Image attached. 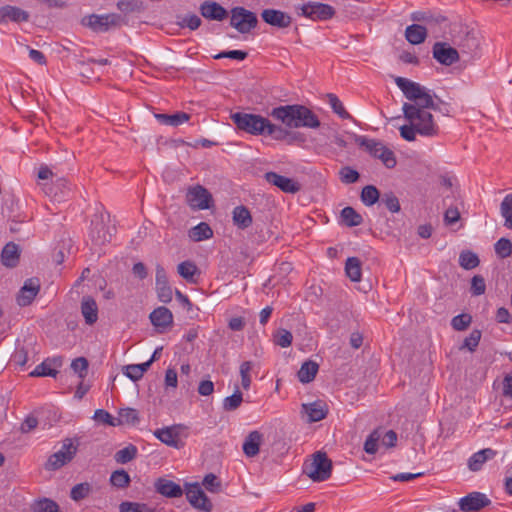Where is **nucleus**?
<instances>
[{
    "label": "nucleus",
    "mask_w": 512,
    "mask_h": 512,
    "mask_svg": "<svg viewBox=\"0 0 512 512\" xmlns=\"http://www.w3.org/2000/svg\"><path fill=\"white\" fill-rule=\"evenodd\" d=\"M394 81L409 101L402 106L403 115L408 124L400 127L401 137L412 142L416 140L417 134L425 137L438 135L439 126L434 121L431 110L440 111V107L430 90L404 77H396Z\"/></svg>",
    "instance_id": "f257e3e1"
},
{
    "label": "nucleus",
    "mask_w": 512,
    "mask_h": 512,
    "mask_svg": "<svg viewBox=\"0 0 512 512\" xmlns=\"http://www.w3.org/2000/svg\"><path fill=\"white\" fill-rule=\"evenodd\" d=\"M231 119L239 130L254 136L267 135L275 140H285L290 135L286 129L259 114L236 112L231 114Z\"/></svg>",
    "instance_id": "f03ea898"
},
{
    "label": "nucleus",
    "mask_w": 512,
    "mask_h": 512,
    "mask_svg": "<svg viewBox=\"0 0 512 512\" xmlns=\"http://www.w3.org/2000/svg\"><path fill=\"white\" fill-rule=\"evenodd\" d=\"M270 115L287 128H312L320 126L316 114L304 105H285L273 108Z\"/></svg>",
    "instance_id": "7ed1b4c3"
},
{
    "label": "nucleus",
    "mask_w": 512,
    "mask_h": 512,
    "mask_svg": "<svg viewBox=\"0 0 512 512\" xmlns=\"http://www.w3.org/2000/svg\"><path fill=\"white\" fill-rule=\"evenodd\" d=\"M116 232L111 224L110 215L103 209H98L91 220L89 239L93 247H101L109 243Z\"/></svg>",
    "instance_id": "20e7f679"
},
{
    "label": "nucleus",
    "mask_w": 512,
    "mask_h": 512,
    "mask_svg": "<svg viewBox=\"0 0 512 512\" xmlns=\"http://www.w3.org/2000/svg\"><path fill=\"white\" fill-rule=\"evenodd\" d=\"M230 14V25L241 34L249 33L258 24L256 14L244 7H234Z\"/></svg>",
    "instance_id": "39448f33"
},
{
    "label": "nucleus",
    "mask_w": 512,
    "mask_h": 512,
    "mask_svg": "<svg viewBox=\"0 0 512 512\" xmlns=\"http://www.w3.org/2000/svg\"><path fill=\"white\" fill-rule=\"evenodd\" d=\"M332 463L323 452H317L305 466V473L314 481H324L331 475Z\"/></svg>",
    "instance_id": "423d86ee"
},
{
    "label": "nucleus",
    "mask_w": 512,
    "mask_h": 512,
    "mask_svg": "<svg viewBox=\"0 0 512 512\" xmlns=\"http://www.w3.org/2000/svg\"><path fill=\"white\" fill-rule=\"evenodd\" d=\"M360 146L364 147L373 157L378 158L387 168H393L396 165V158L392 150L387 148L382 142L374 139L361 138Z\"/></svg>",
    "instance_id": "0eeeda50"
},
{
    "label": "nucleus",
    "mask_w": 512,
    "mask_h": 512,
    "mask_svg": "<svg viewBox=\"0 0 512 512\" xmlns=\"http://www.w3.org/2000/svg\"><path fill=\"white\" fill-rule=\"evenodd\" d=\"M184 490L186 498L193 508L204 512H210L213 509L211 500L198 482L185 483Z\"/></svg>",
    "instance_id": "6e6552de"
},
{
    "label": "nucleus",
    "mask_w": 512,
    "mask_h": 512,
    "mask_svg": "<svg viewBox=\"0 0 512 512\" xmlns=\"http://www.w3.org/2000/svg\"><path fill=\"white\" fill-rule=\"evenodd\" d=\"M300 16L311 20H327L333 17L335 10L332 6L319 2H308L296 8Z\"/></svg>",
    "instance_id": "1a4fd4ad"
},
{
    "label": "nucleus",
    "mask_w": 512,
    "mask_h": 512,
    "mask_svg": "<svg viewBox=\"0 0 512 512\" xmlns=\"http://www.w3.org/2000/svg\"><path fill=\"white\" fill-rule=\"evenodd\" d=\"M119 16L116 14L97 15L91 14L82 18L81 23L94 32H106L112 26H116Z\"/></svg>",
    "instance_id": "9d476101"
},
{
    "label": "nucleus",
    "mask_w": 512,
    "mask_h": 512,
    "mask_svg": "<svg viewBox=\"0 0 512 512\" xmlns=\"http://www.w3.org/2000/svg\"><path fill=\"white\" fill-rule=\"evenodd\" d=\"M459 507L462 512L479 511L484 508L497 509L491 505V500L483 493L472 492L459 500Z\"/></svg>",
    "instance_id": "9b49d317"
},
{
    "label": "nucleus",
    "mask_w": 512,
    "mask_h": 512,
    "mask_svg": "<svg viewBox=\"0 0 512 512\" xmlns=\"http://www.w3.org/2000/svg\"><path fill=\"white\" fill-rule=\"evenodd\" d=\"M186 200L192 209L205 210L210 208L212 195L203 186L195 185L187 190Z\"/></svg>",
    "instance_id": "f8f14e48"
},
{
    "label": "nucleus",
    "mask_w": 512,
    "mask_h": 512,
    "mask_svg": "<svg viewBox=\"0 0 512 512\" xmlns=\"http://www.w3.org/2000/svg\"><path fill=\"white\" fill-rule=\"evenodd\" d=\"M264 179L284 193L295 194L301 190V184L297 180L277 174L276 172L265 173Z\"/></svg>",
    "instance_id": "ddd939ff"
},
{
    "label": "nucleus",
    "mask_w": 512,
    "mask_h": 512,
    "mask_svg": "<svg viewBox=\"0 0 512 512\" xmlns=\"http://www.w3.org/2000/svg\"><path fill=\"white\" fill-rule=\"evenodd\" d=\"M301 414L306 416V421L308 423L318 422L326 418L328 414V405L322 400L303 403L301 405Z\"/></svg>",
    "instance_id": "4468645a"
},
{
    "label": "nucleus",
    "mask_w": 512,
    "mask_h": 512,
    "mask_svg": "<svg viewBox=\"0 0 512 512\" xmlns=\"http://www.w3.org/2000/svg\"><path fill=\"white\" fill-rule=\"evenodd\" d=\"M432 52L433 57L445 66H450L459 60L458 51L444 42H436Z\"/></svg>",
    "instance_id": "2eb2a0df"
},
{
    "label": "nucleus",
    "mask_w": 512,
    "mask_h": 512,
    "mask_svg": "<svg viewBox=\"0 0 512 512\" xmlns=\"http://www.w3.org/2000/svg\"><path fill=\"white\" fill-rule=\"evenodd\" d=\"M261 18L265 23L277 28H287L292 23V18L289 14L271 8L264 9L261 13Z\"/></svg>",
    "instance_id": "dca6fc26"
},
{
    "label": "nucleus",
    "mask_w": 512,
    "mask_h": 512,
    "mask_svg": "<svg viewBox=\"0 0 512 512\" xmlns=\"http://www.w3.org/2000/svg\"><path fill=\"white\" fill-rule=\"evenodd\" d=\"M156 291L161 302L169 303L172 300V289L168 283L166 271L161 265L156 267Z\"/></svg>",
    "instance_id": "f3484780"
},
{
    "label": "nucleus",
    "mask_w": 512,
    "mask_h": 512,
    "mask_svg": "<svg viewBox=\"0 0 512 512\" xmlns=\"http://www.w3.org/2000/svg\"><path fill=\"white\" fill-rule=\"evenodd\" d=\"M39 290L40 283L37 278L27 279L17 296V303L20 306L30 305L38 294Z\"/></svg>",
    "instance_id": "a211bd4d"
},
{
    "label": "nucleus",
    "mask_w": 512,
    "mask_h": 512,
    "mask_svg": "<svg viewBox=\"0 0 512 512\" xmlns=\"http://www.w3.org/2000/svg\"><path fill=\"white\" fill-rule=\"evenodd\" d=\"M199 10L201 15L208 20L223 21L228 16L227 10L212 0L204 1Z\"/></svg>",
    "instance_id": "6ab92c4d"
},
{
    "label": "nucleus",
    "mask_w": 512,
    "mask_h": 512,
    "mask_svg": "<svg viewBox=\"0 0 512 512\" xmlns=\"http://www.w3.org/2000/svg\"><path fill=\"white\" fill-rule=\"evenodd\" d=\"M154 487L156 492L168 498L181 497L185 492L184 488H182L179 484L166 478L157 479L155 481Z\"/></svg>",
    "instance_id": "aec40b11"
},
{
    "label": "nucleus",
    "mask_w": 512,
    "mask_h": 512,
    "mask_svg": "<svg viewBox=\"0 0 512 512\" xmlns=\"http://www.w3.org/2000/svg\"><path fill=\"white\" fill-rule=\"evenodd\" d=\"M26 22L29 20V13L19 7L5 5L0 7V23L7 22Z\"/></svg>",
    "instance_id": "412c9836"
},
{
    "label": "nucleus",
    "mask_w": 512,
    "mask_h": 512,
    "mask_svg": "<svg viewBox=\"0 0 512 512\" xmlns=\"http://www.w3.org/2000/svg\"><path fill=\"white\" fill-rule=\"evenodd\" d=\"M20 248L14 242H8L1 251V262L7 268H15L20 260Z\"/></svg>",
    "instance_id": "4be33fe9"
},
{
    "label": "nucleus",
    "mask_w": 512,
    "mask_h": 512,
    "mask_svg": "<svg viewBox=\"0 0 512 512\" xmlns=\"http://www.w3.org/2000/svg\"><path fill=\"white\" fill-rule=\"evenodd\" d=\"M152 324L157 328H167L173 323V314L172 312L164 307H158L154 309L149 316Z\"/></svg>",
    "instance_id": "5701e85b"
},
{
    "label": "nucleus",
    "mask_w": 512,
    "mask_h": 512,
    "mask_svg": "<svg viewBox=\"0 0 512 512\" xmlns=\"http://www.w3.org/2000/svg\"><path fill=\"white\" fill-rule=\"evenodd\" d=\"M61 365L62 361L60 358L53 360L48 359L38 365L29 375L32 377H56V375L59 373L57 368L61 367Z\"/></svg>",
    "instance_id": "b1692460"
},
{
    "label": "nucleus",
    "mask_w": 512,
    "mask_h": 512,
    "mask_svg": "<svg viewBox=\"0 0 512 512\" xmlns=\"http://www.w3.org/2000/svg\"><path fill=\"white\" fill-rule=\"evenodd\" d=\"M81 313L87 325H93L98 320V305L91 296H85L81 301Z\"/></svg>",
    "instance_id": "393cba45"
},
{
    "label": "nucleus",
    "mask_w": 512,
    "mask_h": 512,
    "mask_svg": "<svg viewBox=\"0 0 512 512\" xmlns=\"http://www.w3.org/2000/svg\"><path fill=\"white\" fill-rule=\"evenodd\" d=\"M263 435L259 431L250 432L244 440L243 452L247 457H254L259 453Z\"/></svg>",
    "instance_id": "a878e982"
},
{
    "label": "nucleus",
    "mask_w": 512,
    "mask_h": 512,
    "mask_svg": "<svg viewBox=\"0 0 512 512\" xmlns=\"http://www.w3.org/2000/svg\"><path fill=\"white\" fill-rule=\"evenodd\" d=\"M156 438H158L162 443L174 447L179 448L180 446V437L179 432L176 427H166L162 429H157L154 432Z\"/></svg>",
    "instance_id": "bb28decb"
},
{
    "label": "nucleus",
    "mask_w": 512,
    "mask_h": 512,
    "mask_svg": "<svg viewBox=\"0 0 512 512\" xmlns=\"http://www.w3.org/2000/svg\"><path fill=\"white\" fill-rule=\"evenodd\" d=\"M496 455V451L491 448L482 449L476 453H474L468 461V467L472 471H478L481 469L483 464L492 459Z\"/></svg>",
    "instance_id": "cd10ccee"
},
{
    "label": "nucleus",
    "mask_w": 512,
    "mask_h": 512,
    "mask_svg": "<svg viewBox=\"0 0 512 512\" xmlns=\"http://www.w3.org/2000/svg\"><path fill=\"white\" fill-rule=\"evenodd\" d=\"M405 37L409 43L418 45L425 41L427 37V30L421 25L412 24L406 28Z\"/></svg>",
    "instance_id": "c85d7f7f"
},
{
    "label": "nucleus",
    "mask_w": 512,
    "mask_h": 512,
    "mask_svg": "<svg viewBox=\"0 0 512 512\" xmlns=\"http://www.w3.org/2000/svg\"><path fill=\"white\" fill-rule=\"evenodd\" d=\"M233 222L240 229H246L252 224V216L245 206H237L233 210Z\"/></svg>",
    "instance_id": "c756f323"
},
{
    "label": "nucleus",
    "mask_w": 512,
    "mask_h": 512,
    "mask_svg": "<svg viewBox=\"0 0 512 512\" xmlns=\"http://www.w3.org/2000/svg\"><path fill=\"white\" fill-rule=\"evenodd\" d=\"M319 366L316 362L312 360L305 361L299 371H298V379L301 383H309L314 380Z\"/></svg>",
    "instance_id": "7c9ffc66"
},
{
    "label": "nucleus",
    "mask_w": 512,
    "mask_h": 512,
    "mask_svg": "<svg viewBox=\"0 0 512 512\" xmlns=\"http://www.w3.org/2000/svg\"><path fill=\"white\" fill-rule=\"evenodd\" d=\"M346 275L353 282L361 280L362 270L361 261L357 257H349L345 264Z\"/></svg>",
    "instance_id": "2f4dec72"
},
{
    "label": "nucleus",
    "mask_w": 512,
    "mask_h": 512,
    "mask_svg": "<svg viewBox=\"0 0 512 512\" xmlns=\"http://www.w3.org/2000/svg\"><path fill=\"white\" fill-rule=\"evenodd\" d=\"M177 271L179 275L189 283H196L194 278L196 274H199L197 266L191 261H183L178 264Z\"/></svg>",
    "instance_id": "473e14b6"
},
{
    "label": "nucleus",
    "mask_w": 512,
    "mask_h": 512,
    "mask_svg": "<svg viewBox=\"0 0 512 512\" xmlns=\"http://www.w3.org/2000/svg\"><path fill=\"white\" fill-rule=\"evenodd\" d=\"M212 236H213V231L210 228V226L205 222L199 223L198 225L194 226L189 231V237L192 240L197 241V242L209 239Z\"/></svg>",
    "instance_id": "72a5a7b5"
},
{
    "label": "nucleus",
    "mask_w": 512,
    "mask_h": 512,
    "mask_svg": "<svg viewBox=\"0 0 512 512\" xmlns=\"http://www.w3.org/2000/svg\"><path fill=\"white\" fill-rule=\"evenodd\" d=\"M500 213L505 219L504 225L512 229V193L504 197L500 204Z\"/></svg>",
    "instance_id": "f704fd0d"
},
{
    "label": "nucleus",
    "mask_w": 512,
    "mask_h": 512,
    "mask_svg": "<svg viewBox=\"0 0 512 512\" xmlns=\"http://www.w3.org/2000/svg\"><path fill=\"white\" fill-rule=\"evenodd\" d=\"M341 217L348 227L359 226L363 221L362 216L352 207L342 209Z\"/></svg>",
    "instance_id": "c9c22d12"
},
{
    "label": "nucleus",
    "mask_w": 512,
    "mask_h": 512,
    "mask_svg": "<svg viewBox=\"0 0 512 512\" xmlns=\"http://www.w3.org/2000/svg\"><path fill=\"white\" fill-rule=\"evenodd\" d=\"M70 368L80 380H84L88 374L89 362L85 357H77L72 360Z\"/></svg>",
    "instance_id": "e433bc0d"
},
{
    "label": "nucleus",
    "mask_w": 512,
    "mask_h": 512,
    "mask_svg": "<svg viewBox=\"0 0 512 512\" xmlns=\"http://www.w3.org/2000/svg\"><path fill=\"white\" fill-rule=\"evenodd\" d=\"M206 491L210 493H219L222 491L221 480L213 473L207 474L200 484Z\"/></svg>",
    "instance_id": "4c0bfd02"
},
{
    "label": "nucleus",
    "mask_w": 512,
    "mask_h": 512,
    "mask_svg": "<svg viewBox=\"0 0 512 512\" xmlns=\"http://www.w3.org/2000/svg\"><path fill=\"white\" fill-rule=\"evenodd\" d=\"M137 455V448L134 445H128L117 451L114 459L119 464H126L132 461Z\"/></svg>",
    "instance_id": "58836bf2"
},
{
    "label": "nucleus",
    "mask_w": 512,
    "mask_h": 512,
    "mask_svg": "<svg viewBox=\"0 0 512 512\" xmlns=\"http://www.w3.org/2000/svg\"><path fill=\"white\" fill-rule=\"evenodd\" d=\"M380 198L378 189L373 185L365 186L361 191V200L366 206L374 205Z\"/></svg>",
    "instance_id": "ea45409f"
},
{
    "label": "nucleus",
    "mask_w": 512,
    "mask_h": 512,
    "mask_svg": "<svg viewBox=\"0 0 512 512\" xmlns=\"http://www.w3.org/2000/svg\"><path fill=\"white\" fill-rule=\"evenodd\" d=\"M459 264L462 268L471 270L479 265V258L471 251H463L459 256Z\"/></svg>",
    "instance_id": "a19ab883"
},
{
    "label": "nucleus",
    "mask_w": 512,
    "mask_h": 512,
    "mask_svg": "<svg viewBox=\"0 0 512 512\" xmlns=\"http://www.w3.org/2000/svg\"><path fill=\"white\" fill-rule=\"evenodd\" d=\"M32 512H59V505L51 499L43 498L33 504Z\"/></svg>",
    "instance_id": "79ce46f5"
},
{
    "label": "nucleus",
    "mask_w": 512,
    "mask_h": 512,
    "mask_svg": "<svg viewBox=\"0 0 512 512\" xmlns=\"http://www.w3.org/2000/svg\"><path fill=\"white\" fill-rule=\"evenodd\" d=\"M381 429H375L369 434L364 443V451L368 454H375L380 443Z\"/></svg>",
    "instance_id": "37998d69"
},
{
    "label": "nucleus",
    "mask_w": 512,
    "mask_h": 512,
    "mask_svg": "<svg viewBox=\"0 0 512 512\" xmlns=\"http://www.w3.org/2000/svg\"><path fill=\"white\" fill-rule=\"evenodd\" d=\"M481 336L482 333L480 330H472L469 336L464 339L463 344L460 347V350L467 349L470 352H474L477 346L479 345Z\"/></svg>",
    "instance_id": "c03bdc74"
},
{
    "label": "nucleus",
    "mask_w": 512,
    "mask_h": 512,
    "mask_svg": "<svg viewBox=\"0 0 512 512\" xmlns=\"http://www.w3.org/2000/svg\"><path fill=\"white\" fill-rule=\"evenodd\" d=\"M242 401V393L238 388H236L231 396H228L223 400V409L225 411H234L240 407Z\"/></svg>",
    "instance_id": "a18cd8bd"
},
{
    "label": "nucleus",
    "mask_w": 512,
    "mask_h": 512,
    "mask_svg": "<svg viewBox=\"0 0 512 512\" xmlns=\"http://www.w3.org/2000/svg\"><path fill=\"white\" fill-rule=\"evenodd\" d=\"M117 8L124 13L141 12L144 10L142 1L139 0H120Z\"/></svg>",
    "instance_id": "49530a36"
},
{
    "label": "nucleus",
    "mask_w": 512,
    "mask_h": 512,
    "mask_svg": "<svg viewBox=\"0 0 512 512\" xmlns=\"http://www.w3.org/2000/svg\"><path fill=\"white\" fill-rule=\"evenodd\" d=\"M495 253L498 257L504 259L512 254V243L507 238H500L494 245Z\"/></svg>",
    "instance_id": "de8ad7c7"
},
{
    "label": "nucleus",
    "mask_w": 512,
    "mask_h": 512,
    "mask_svg": "<svg viewBox=\"0 0 512 512\" xmlns=\"http://www.w3.org/2000/svg\"><path fill=\"white\" fill-rule=\"evenodd\" d=\"M472 323V316L467 313H462L454 316L451 320V326L456 331L466 330Z\"/></svg>",
    "instance_id": "09e8293b"
},
{
    "label": "nucleus",
    "mask_w": 512,
    "mask_h": 512,
    "mask_svg": "<svg viewBox=\"0 0 512 512\" xmlns=\"http://www.w3.org/2000/svg\"><path fill=\"white\" fill-rule=\"evenodd\" d=\"M110 482L118 488H125L130 483V476L125 470H116L111 474Z\"/></svg>",
    "instance_id": "8fccbe9b"
},
{
    "label": "nucleus",
    "mask_w": 512,
    "mask_h": 512,
    "mask_svg": "<svg viewBox=\"0 0 512 512\" xmlns=\"http://www.w3.org/2000/svg\"><path fill=\"white\" fill-rule=\"evenodd\" d=\"M327 98L333 112L336 113L339 117H341L342 119H349L351 117L350 114L345 110L342 102L336 95L328 94Z\"/></svg>",
    "instance_id": "3c124183"
},
{
    "label": "nucleus",
    "mask_w": 512,
    "mask_h": 512,
    "mask_svg": "<svg viewBox=\"0 0 512 512\" xmlns=\"http://www.w3.org/2000/svg\"><path fill=\"white\" fill-rule=\"evenodd\" d=\"M381 203L385 205V207L392 213H397L400 211V203L398 198L394 193L388 192L384 193L381 197Z\"/></svg>",
    "instance_id": "603ef678"
},
{
    "label": "nucleus",
    "mask_w": 512,
    "mask_h": 512,
    "mask_svg": "<svg viewBox=\"0 0 512 512\" xmlns=\"http://www.w3.org/2000/svg\"><path fill=\"white\" fill-rule=\"evenodd\" d=\"M339 177L341 182L345 184H352L358 181L360 175L355 169L345 166L340 169Z\"/></svg>",
    "instance_id": "864d4df0"
},
{
    "label": "nucleus",
    "mask_w": 512,
    "mask_h": 512,
    "mask_svg": "<svg viewBox=\"0 0 512 512\" xmlns=\"http://www.w3.org/2000/svg\"><path fill=\"white\" fill-rule=\"evenodd\" d=\"M121 423L136 424L139 422L138 411L134 408H124L119 411Z\"/></svg>",
    "instance_id": "5fc2aeb1"
},
{
    "label": "nucleus",
    "mask_w": 512,
    "mask_h": 512,
    "mask_svg": "<svg viewBox=\"0 0 512 512\" xmlns=\"http://www.w3.org/2000/svg\"><path fill=\"white\" fill-rule=\"evenodd\" d=\"M252 367L253 364L251 361H245L240 365L241 384L245 390H248L251 385L250 372Z\"/></svg>",
    "instance_id": "6e6d98bb"
},
{
    "label": "nucleus",
    "mask_w": 512,
    "mask_h": 512,
    "mask_svg": "<svg viewBox=\"0 0 512 512\" xmlns=\"http://www.w3.org/2000/svg\"><path fill=\"white\" fill-rule=\"evenodd\" d=\"M292 340V333L286 329H279L275 334V343L282 348L289 347Z\"/></svg>",
    "instance_id": "4d7b16f0"
},
{
    "label": "nucleus",
    "mask_w": 512,
    "mask_h": 512,
    "mask_svg": "<svg viewBox=\"0 0 512 512\" xmlns=\"http://www.w3.org/2000/svg\"><path fill=\"white\" fill-rule=\"evenodd\" d=\"M64 465V447L51 455L46 463L48 470H55Z\"/></svg>",
    "instance_id": "13d9d810"
},
{
    "label": "nucleus",
    "mask_w": 512,
    "mask_h": 512,
    "mask_svg": "<svg viewBox=\"0 0 512 512\" xmlns=\"http://www.w3.org/2000/svg\"><path fill=\"white\" fill-rule=\"evenodd\" d=\"M91 487L88 483H80L74 486L71 490V498L75 501H79L85 498L90 493Z\"/></svg>",
    "instance_id": "bf43d9fd"
},
{
    "label": "nucleus",
    "mask_w": 512,
    "mask_h": 512,
    "mask_svg": "<svg viewBox=\"0 0 512 512\" xmlns=\"http://www.w3.org/2000/svg\"><path fill=\"white\" fill-rule=\"evenodd\" d=\"M486 283L481 275L473 276L471 280V293L474 296H480L485 293Z\"/></svg>",
    "instance_id": "052dcab7"
},
{
    "label": "nucleus",
    "mask_w": 512,
    "mask_h": 512,
    "mask_svg": "<svg viewBox=\"0 0 512 512\" xmlns=\"http://www.w3.org/2000/svg\"><path fill=\"white\" fill-rule=\"evenodd\" d=\"M201 23H202V21H201L200 17L197 16L196 14L186 15L185 17L182 18L181 21L178 22V24L181 27H188L190 30H196L197 28L200 27Z\"/></svg>",
    "instance_id": "680f3d73"
},
{
    "label": "nucleus",
    "mask_w": 512,
    "mask_h": 512,
    "mask_svg": "<svg viewBox=\"0 0 512 512\" xmlns=\"http://www.w3.org/2000/svg\"><path fill=\"white\" fill-rule=\"evenodd\" d=\"M79 438L66 439V463L70 462L78 451Z\"/></svg>",
    "instance_id": "e2e57ef3"
},
{
    "label": "nucleus",
    "mask_w": 512,
    "mask_h": 512,
    "mask_svg": "<svg viewBox=\"0 0 512 512\" xmlns=\"http://www.w3.org/2000/svg\"><path fill=\"white\" fill-rule=\"evenodd\" d=\"M460 220V212L457 207H448L444 213V223L451 226Z\"/></svg>",
    "instance_id": "0e129e2a"
},
{
    "label": "nucleus",
    "mask_w": 512,
    "mask_h": 512,
    "mask_svg": "<svg viewBox=\"0 0 512 512\" xmlns=\"http://www.w3.org/2000/svg\"><path fill=\"white\" fill-rule=\"evenodd\" d=\"M396 441H397V434L393 430H389L386 432L381 430V438H380L381 445L385 446L386 448H391L396 445Z\"/></svg>",
    "instance_id": "69168bd1"
},
{
    "label": "nucleus",
    "mask_w": 512,
    "mask_h": 512,
    "mask_svg": "<svg viewBox=\"0 0 512 512\" xmlns=\"http://www.w3.org/2000/svg\"><path fill=\"white\" fill-rule=\"evenodd\" d=\"M248 56V53L241 50H231V51H223L219 54H217L214 58L215 59H221V58H230L242 61L246 59Z\"/></svg>",
    "instance_id": "338daca9"
},
{
    "label": "nucleus",
    "mask_w": 512,
    "mask_h": 512,
    "mask_svg": "<svg viewBox=\"0 0 512 512\" xmlns=\"http://www.w3.org/2000/svg\"><path fill=\"white\" fill-rule=\"evenodd\" d=\"M123 373L125 376H127L129 379H131L134 382L140 380L143 377L137 364H130V365L125 366L123 369Z\"/></svg>",
    "instance_id": "774afa93"
}]
</instances>
